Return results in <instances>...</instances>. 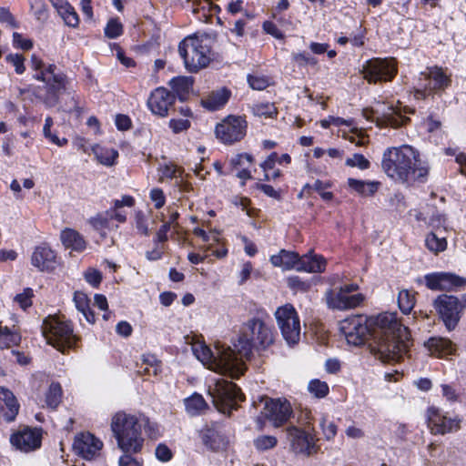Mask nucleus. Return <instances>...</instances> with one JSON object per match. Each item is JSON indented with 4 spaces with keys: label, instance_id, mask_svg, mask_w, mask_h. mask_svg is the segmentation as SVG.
Listing matches in <instances>:
<instances>
[{
    "label": "nucleus",
    "instance_id": "45",
    "mask_svg": "<svg viewBox=\"0 0 466 466\" xmlns=\"http://www.w3.org/2000/svg\"><path fill=\"white\" fill-rule=\"evenodd\" d=\"M33 297V289L30 288H26L23 290L22 293L16 294L15 296L14 302H15L23 310H26L28 308L32 306Z\"/></svg>",
    "mask_w": 466,
    "mask_h": 466
},
{
    "label": "nucleus",
    "instance_id": "32",
    "mask_svg": "<svg viewBox=\"0 0 466 466\" xmlns=\"http://www.w3.org/2000/svg\"><path fill=\"white\" fill-rule=\"evenodd\" d=\"M347 184L350 190L362 197L374 195L380 185L378 181H365L352 177L348 178Z\"/></svg>",
    "mask_w": 466,
    "mask_h": 466
},
{
    "label": "nucleus",
    "instance_id": "55",
    "mask_svg": "<svg viewBox=\"0 0 466 466\" xmlns=\"http://www.w3.org/2000/svg\"><path fill=\"white\" fill-rule=\"evenodd\" d=\"M136 228L138 233L144 236L149 235V229L147 227V219L142 211H138L135 218Z\"/></svg>",
    "mask_w": 466,
    "mask_h": 466
},
{
    "label": "nucleus",
    "instance_id": "60",
    "mask_svg": "<svg viewBox=\"0 0 466 466\" xmlns=\"http://www.w3.org/2000/svg\"><path fill=\"white\" fill-rule=\"evenodd\" d=\"M150 199L154 202L155 208L157 209L161 208L166 202V198L163 190L157 187L151 189Z\"/></svg>",
    "mask_w": 466,
    "mask_h": 466
},
{
    "label": "nucleus",
    "instance_id": "40",
    "mask_svg": "<svg viewBox=\"0 0 466 466\" xmlns=\"http://www.w3.org/2000/svg\"><path fill=\"white\" fill-rule=\"evenodd\" d=\"M425 244L431 251L435 253L443 251L447 247L446 238L444 237H439L436 233L427 235Z\"/></svg>",
    "mask_w": 466,
    "mask_h": 466
},
{
    "label": "nucleus",
    "instance_id": "3",
    "mask_svg": "<svg viewBox=\"0 0 466 466\" xmlns=\"http://www.w3.org/2000/svg\"><path fill=\"white\" fill-rule=\"evenodd\" d=\"M31 68L35 72L33 77L45 83V93L37 95V97L46 106H55L59 96L67 89L69 81L66 76L56 65L46 64L35 55L31 56Z\"/></svg>",
    "mask_w": 466,
    "mask_h": 466
},
{
    "label": "nucleus",
    "instance_id": "64",
    "mask_svg": "<svg viewBox=\"0 0 466 466\" xmlns=\"http://www.w3.org/2000/svg\"><path fill=\"white\" fill-rule=\"evenodd\" d=\"M135 453L136 452H124V455L119 458V466H142L137 459L132 457L131 454Z\"/></svg>",
    "mask_w": 466,
    "mask_h": 466
},
{
    "label": "nucleus",
    "instance_id": "6",
    "mask_svg": "<svg viewBox=\"0 0 466 466\" xmlns=\"http://www.w3.org/2000/svg\"><path fill=\"white\" fill-rule=\"evenodd\" d=\"M193 355L208 369L238 378L244 373L243 360L236 354L238 351H192Z\"/></svg>",
    "mask_w": 466,
    "mask_h": 466
},
{
    "label": "nucleus",
    "instance_id": "61",
    "mask_svg": "<svg viewBox=\"0 0 466 466\" xmlns=\"http://www.w3.org/2000/svg\"><path fill=\"white\" fill-rule=\"evenodd\" d=\"M254 160L253 157L248 153L238 154L230 160V165L233 168L238 169L244 165V161L252 163Z\"/></svg>",
    "mask_w": 466,
    "mask_h": 466
},
{
    "label": "nucleus",
    "instance_id": "63",
    "mask_svg": "<svg viewBox=\"0 0 466 466\" xmlns=\"http://www.w3.org/2000/svg\"><path fill=\"white\" fill-rule=\"evenodd\" d=\"M322 431L327 440H331L337 434V426L332 421L323 420L321 422Z\"/></svg>",
    "mask_w": 466,
    "mask_h": 466
},
{
    "label": "nucleus",
    "instance_id": "48",
    "mask_svg": "<svg viewBox=\"0 0 466 466\" xmlns=\"http://www.w3.org/2000/svg\"><path fill=\"white\" fill-rule=\"evenodd\" d=\"M375 359L382 363H394L402 359L401 351H372Z\"/></svg>",
    "mask_w": 466,
    "mask_h": 466
},
{
    "label": "nucleus",
    "instance_id": "11",
    "mask_svg": "<svg viewBox=\"0 0 466 466\" xmlns=\"http://www.w3.org/2000/svg\"><path fill=\"white\" fill-rule=\"evenodd\" d=\"M208 391L213 404L223 413L230 414L231 410L238 409V402L245 400L240 389L226 379L217 380L214 387H210Z\"/></svg>",
    "mask_w": 466,
    "mask_h": 466
},
{
    "label": "nucleus",
    "instance_id": "1",
    "mask_svg": "<svg viewBox=\"0 0 466 466\" xmlns=\"http://www.w3.org/2000/svg\"><path fill=\"white\" fill-rule=\"evenodd\" d=\"M340 332L352 347H360L370 339L375 345L369 344L370 350H409L413 346L409 329L402 326L395 312H384L365 319L361 315L347 318L340 322Z\"/></svg>",
    "mask_w": 466,
    "mask_h": 466
},
{
    "label": "nucleus",
    "instance_id": "23",
    "mask_svg": "<svg viewBox=\"0 0 466 466\" xmlns=\"http://www.w3.org/2000/svg\"><path fill=\"white\" fill-rule=\"evenodd\" d=\"M377 125L380 127H398L406 123L409 119L403 116L400 108L393 106H381L380 109H377Z\"/></svg>",
    "mask_w": 466,
    "mask_h": 466
},
{
    "label": "nucleus",
    "instance_id": "21",
    "mask_svg": "<svg viewBox=\"0 0 466 466\" xmlns=\"http://www.w3.org/2000/svg\"><path fill=\"white\" fill-rule=\"evenodd\" d=\"M175 96L165 87H157L152 91L147 99L150 111L161 117L167 116L168 109L175 103Z\"/></svg>",
    "mask_w": 466,
    "mask_h": 466
},
{
    "label": "nucleus",
    "instance_id": "16",
    "mask_svg": "<svg viewBox=\"0 0 466 466\" xmlns=\"http://www.w3.org/2000/svg\"><path fill=\"white\" fill-rule=\"evenodd\" d=\"M261 401L265 402L262 413L274 427L278 428L286 423L292 414L290 403L286 400L261 398Z\"/></svg>",
    "mask_w": 466,
    "mask_h": 466
},
{
    "label": "nucleus",
    "instance_id": "38",
    "mask_svg": "<svg viewBox=\"0 0 466 466\" xmlns=\"http://www.w3.org/2000/svg\"><path fill=\"white\" fill-rule=\"evenodd\" d=\"M169 86L177 93L180 99H183L192 88V81L188 77L178 76L170 80Z\"/></svg>",
    "mask_w": 466,
    "mask_h": 466
},
{
    "label": "nucleus",
    "instance_id": "50",
    "mask_svg": "<svg viewBox=\"0 0 466 466\" xmlns=\"http://www.w3.org/2000/svg\"><path fill=\"white\" fill-rule=\"evenodd\" d=\"M59 15L67 25L72 26V27H76L78 25V24H79L78 15L71 5H68L65 8V12H62Z\"/></svg>",
    "mask_w": 466,
    "mask_h": 466
},
{
    "label": "nucleus",
    "instance_id": "35",
    "mask_svg": "<svg viewBox=\"0 0 466 466\" xmlns=\"http://www.w3.org/2000/svg\"><path fill=\"white\" fill-rule=\"evenodd\" d=\"M186 410L190 416L199 414L208 405L204 398L198 393L193 394L185 400Z\"/></svg>",
    "mask_w": 466,
    "mask_h": 466
},
{
    "label": "nucleus",
    "instance_id": "29",
    "mask_svg": "<svg viewBox=\"0 0 466 466\" xmlns=\"http://www.w3.org/2000/svg\"><path fill=\"white\" fill-rule=\"evenodd\" d=\"M230 95V91L227 88L212 91L201 99V105L210 111L219 110L228 103Z\"/></svg>",
    "mask_w": 466,
    "mask_h": 466
},
{
    "label": "nucleus",
    "instance_id": "43",
    "mask_svg": "<svg viewBox=\"0 0 466 466\" xmlns=\"http://www.w3.org/2000/svg\"><path fill=\"white\" fill-rule=\"evenodd\" d=\"M253 113L258 116L275 117L278 114L277 108L272 103H259L252 107Z\"/></svg>",
    "mask_w": 466,
    "mask_h": 466
},
{
    "label": "nucleus",
    "instance_id": "30",
    "mask_svg": "<svg viewBox=\"0 0 466 466\" xmlns=\"http://www.w3.org/2000/svg\"><path fill=\"white\" fill-rule=\"evenodd\" d=\"M326 268V259L320 256L309 252L300 258L298 271L321 273Z\"/></svg>",
    "mask_w": 466,
    "mask_h": 466
},
{
    "label": "nucleus",
    "instance_id": "18",
    "mask_svg": "<svg viewBox=\"0 0 466 466\" xmlns=\"http://www.w3.org/2000/svg\"><path fill=\"white\" fill-rule=\"evenodd\" d=\"M426 285L432 290H452L466 286V279L449 272H436L425 276Z\"/></svg>",
    "mask_w": 466,
    "mask_h": 466
},
{
    "label": "nucleus",
    "instance_id": "31",
    "mask_svg": "<svg viewBox=\"0 0 466 466\" xmlns=\"http://www.w3.org/2000/svg\"><path fill=\"white\" fill-rule=\"evenodd\" d=\"M21 341V333L18 327L14 325L12 328L3 326L0 322V349H10L19 346Z\"/></svg>",
    "mask_w": 466,
    "mask_h": 466
},
{
    "label": "nucleus",
    "instance_id": "25",
    "mask_svg": "<svg viewBox=\"0 0 466 466\" xmlns=\"http://www.w3.org/2000/svg\"><path fill=\"white\" fill-rule=\"evenodd\" d=\"M201 439L204 445L212 451H218L227 444V439L218 423H213L210 427L204 429L201 432Z\"/></svg>",
    "mask_w": 466,
    "mask_h": 466
},
{
    "label": "nucleus",
    "instance_id": "41",
    "mask_svg": "<svg viewBox=\"0 0 466 466\" xmlns=\"http://www.w3.org/2000/svg\"><path fill=\"white\" fill-rule=\"evenodd\" d=\"M253 444L258 451H265L276 447L278 440L275 436L260 435L253 441Z\"/></svg>",
    "mask_w": 466,
    "mask_h": 466
},
{
    "label": "nucleus",
    "instance_id": "14",
    "mask_svg": "<svg viewBox=\"0 0 466 466\" xmlns=\"http://www.w3.org/2000/svg\"><path fill=\"white\" fill-rule=\"evenodd\" d=\"M247 127L243 116H228L216 126L215 133L222 143L231 145L246 136Z\"/></svg>",
    "mask_w": 466,
    "mask_h": 466
},
{
    "label": "nucleus",
    "instance_id": "15",
    "mask_svg": "<svg viewBox=\"0 0 466 466\" xmlns=\"http://www.w3.org/2000/svg\"><path fill=\"white\" fill-rule=\"evenodd\" d=\"M433 307L449 330L457 326L461 316V302L455 296L442 294L433 301Z\"/></svg>",
    "mask_w": 466,
    "mask_h": 466
},
{
    "label": "nucleus",
    "instance_id": "49",
    "mask_svg": "<svg viewBox=\"0 0 466 466\" xmlns=\"http://www.w3.org/2000/svg\"><path fill=\"white\" fill-rule=\"evenodd\" d=\"M5 61L15 67V71L18 75H22L25 71V57L20 54H9L5 56Z\"/></svg>",
    "mask_w": 466,
    "mask_h": 466
},
{
    "label": "nucleus",
    "instance_id": "27",
    "mask_svg": "<svg viewBox=\"0 0 466 466\" xmlns=\"http://www.w3.org/2000/svg\"><path fill=\"white\" fill-rule=\"evenodd\" d=\"M55 259V252L48 246L42 245L35 248L32 254L31 262L33 266L36 267L40 270H48L53 268Z\"/></svg>",
    "mask_w": 466,
    "mask_h": 466
},
{
    "label": "nucleus",
    "instance_id": "22",
    "mask_svg": "<svg viewBox=\"0 0 466 466\" xmlns=\"http://www.w3.org/2000/svg\"><path fill=\"white\" fill-rule=\"evenodd\" d=\"M73 448L83 458L91 459L102 448V442L93 434L85 432L76 437Z\"/></svg>",
    "mask_w": 466,
    "mask_h": 466
},
{
    "label": "nucleus",
    "instance_id": "51",
    "mask_svg": "<svg viewBox=\"0 0 466 466\" xmlns=\"http://www.w3.org/2000/svg\"><path fill=\"white\" fill-rule=\"evenodd\" d=\"M428 350H451V341L443 338H431L425 342Z\"/></svg>",
    "mask_w": 466,
    "mask_h": 466
},
{
    "label": "nucleus",
    "instance_id": "20",
    "mask_svg": "<svg viewBox=\"0 0 466 466\" xmlns=\"http://www.w3.org/2000/svg\"><path fill=\"white\" fill-rule=\"evenodd\" d=\"M42 434L38 429L25 427L15 432L11 438V443L21 451L28 452L41 446Z\"/></svg>",
    "mask_w": 466,
    "mask_h": 466
},
{
    "label": "nucleus",
    "instance_id": "17",
    "mask_svg": "<svg viewBox=\"0 0 466 466\" xmlns=\"http://www.w3.org/2000/svg\"><path fill=\"white\" fill-rule=\"evenodd\" d=\"M427 421L428 427L433 434L444 435L449 432L456 431L461 428V420L458 417H447L435 407L428 409Z\"/></svg>",
    "mask_w": 466,
    "mask_h": 466
},
{
    "label": "nucleus",
    "instance_id": "26",
    "mask_svg": "<svg viewBox=\"0 0 466 466\" xmlns=\"http://www.w3.org/2000/svg\"><path fill=\"white\" fill-rule=\"evenodd\" d=\"M300 256L299 253L281 249L278 254L270 257V262L274 267L281 268L283 270H291L299 268Z\"/></svg>",
    "mask_w": 466,
    "mask_h": 466
},
{
    "label": "nucleus",
    "instance_id": "39",
    "mask_svg": "<svg viewBox=\"0 0 466 466\" xmlns=\"http://www.w3.org/2000/svg\"><path fill=\"white\" fill-rule=\"evenodd\" d=\"M398 304L403 314H409L415 305L414 293L408 289L400 290L398 296Z\"/></svg>",
    "mask_w": 466,
    "mask_h": 466
},
{
    "label": "nucleus",
    "instance_id": "62",
    "mask_svg": "<svg viewBox=\"0 0 466 466\" xmlns=\"http://www.w3.org/2000/svg\"><path fill=\"white\" fill-rule=\"evenodd\" d=\"M263 29L267 34L272 35L277 39H282L284 37L282 31L277 26V25H275L271 21L264 22Z\"/></svg>",
    "mask_w": 466,
    "mask_h": 466
},
{
    "label": "nucleus",
    "instance_id": "19",
    "mask_svg": "<svg viewBox=\"0 0 466 466\" xmlns=\"http://www.w3.org/2000/svg\"><path fill=\"white\" fill-rule=\"evenodd\" d=\"M287 438L290 442L291 448L297 453L310 455L317 451L313 437L296 426L287 428Z\"/></svg>",
    "mask_w": 466,
    "mask_h": 466
},
{
    "label": "nucleus",
    "instance_id": "36",
    "mask_svg": "<svg viewBox=\"0 0 466 466\" xmlns=\"http://www.w3.org/2000/svg\"><path fill=\"white\" fill-rule=\"evenodd\" d=\"M96 159L105 166L111 167L116 163L118 157V152L111 148H104L101 147H95L93 148Z\"/></svg>",
    "mask_w": 466,
    "mask_h": 466
},
{
    "label": "nucleus",
    "instance_id": "47",
    "mask_svg": "<svg viewBox=\"0 0 466 466\" xmlns=\"http://www.w3.org/2000/svg\"><path fill=\"white\" fill-rule=\"evenodd\" d=\"M345 165L350 167H358L360 170H366L370 167V162L362 154H353L352 157H348Z\"/></svg>",
    "mask_w": 466,
    "mask_h": 466
},
{
    "label": "nucleus",
    "instance_id": "5",
    "mask_svg": "<svg viewBox=\"0 0 466 466\" xmlns=\"http://www.w3.org/2000/svg\"><path fill=\"white\" fill-rule=\"evenodd\" d=\"M275 338L271 326L259 318H252L242 325L233 345L236 350H266L274 346Z\"/></svg>",
    "mask_w": 466,
    "mask_h": 466
},
{
    "label": "nucleus",
    "instance_id": "12",
    "mask_svg": "<svg viewBox=\"0 0 466 466\" xmlns=\"http://www.w3.org/2000/svg\"><path fill=\"white\" fill-rule=\"evenodd\" d=\"M274 317L288 346L295 347L300 340L301 328L299 314L293 305L287 303L279 307Z\"/></svg>",
    "mask_w": 466,
    "mask_h": 466
},
{
    "label": "nucleus",
    "instance_id": "57",
    "mask_svg": "<svg viewBox=\"0 0 466 466\" xmlns=\"http://www.w3.org/2000/svg\"><path fill=\"white\" fill-rule=\"evenodd\" d=\"M13 44L15 47L21 48L23 50H29L33 47V43L30 39H25L23 35L17 32L13 34Z\"/></svg>",
    "mask_w": 466,
    "mask_h": 466
},
{
    "label": "nucleus",
    "instance_id": "53",
    "mask_svg": "<svg viewBox=\"0 0 466 466\" xmlns=\"http://www.w3.org/2000/svg\"><path fill=\"white\" fill-rule=\"evenodd\" d=\"M292 60L297 63L299 66L311 65L315 66L318 61L315 57L309 56V54L305 52H299V53H293L292 54Z\"/></svg>",
    "mask_w": 466,
    "mask_h": 466
},
{
    "label": "nucleus",
    "instance_id": "24",
    "mask_svg": "<svg viewBox=\"0 0 466 466\" xmlns=\"http://www.w3.org/2000/svg\"><path fill=\"white\" fill-rule=\"evenodd\" d=\"M20 405L14 393L0 386V413L6 421H13L18 414Z\"/></svg>",
    "mask_w": 466,
    "mask_h": 466
},
{
    "label": "nucleus",
    "instance_id": "42",
    "mask_svg": "<svg viewBox=\"0 0 466 466\" xmlns=\"http://www.w3.org/2000/svg\"><path fill=\"white\" fill-rule=\"evenodd\" d=\"M122 34L123 25L119 18H111L105 27V35L110 39H115Z\"/></svg>",
    "mask_w": 466,
    "mask_h": 466
},
{
    "label": "nucleus",
    "instance_id": "9",
    "mask_svg": "<svg viewBox=\"0 0 466 466\" xmlns=\"http://www.w3.org/2000/svg\"><path fill=\"white\" fill-rule=\"evenodd\" d=\"M451 84V75L439 66L427 68L418 79L414 89V96L417 99H424L428 96L441 94Z\"/></svg>",
    "mask_w": 466,
    "mask_h": 466
},
{
    "label": "nucleus",
    "instance_id": "13",
    "mask_svg": "<svg viewBox=\"0 0 466 466\" xmlns=\"http://www.w3.org/2000/svg\"><path fill=\"white\" fill-rule=\"evenodd\" d=\"M361 72L369 83L390 81L397 74V66L393 58H373L365 62Z\"/></svg>",
    "mask_w": 466,
    "mask_h": 466
},
{
    "label": "nucleus",
    "instance_id": "58",
    "mask_svg": "<svg viewBox=\"0 0 466 466\" xmlns=\"http://www.w3.org/2000/svg\"><path fill=\"white\" fill-rule=\"evenodd\" d=\"M186 342L190 344L194 350H210L208 346L206 345L201 336L192 335L185 337Z\"/></svg>",
    "mask_w": 466,
    "mask_h": 466
},
{
    "label": "nucleus",
    "instance_id": "52",
    "mask_svg": "<svg viewBox=\"0 0 466 466\" xmlns=\"http://www.w3.org/2000/svg\"><path fill=\"white\" fill-rule=\"evenodd\" d=\"M288 286L295 290L306 292L309 289L310 284L307 281H303L299 277L293 276L288 279Z\"/></svg>",
    "mask_w": 466,
    "mask_h": 466
},
{
    "label": "nucleus",
    "instance_id": "59",
    "mask_svg": "<svg viewBox=\"0 0 466 466\" xmlns=\"http://www.w3.org/2000/svg\"><path fill=\"white\" fill-rule=\"evenodd\" d=\"M248 82L256 90H263L268 86V80L264 76H248Z\"/></svg>",
    "mask_w": 466,
    "mask_h": 466
},
{
    "label": "nucleus",
    "instance_id": "37",
    "mask_svg": "<svg viewBox=\"0 0 466 466\" xmlns=\"http://www.w3.org/2000/svg\"><path fill=\"white\" fill-rule=\"evenodd\" d=\"M62 388L58 382H52L46 393V405L47 408L55 410L61 402Z\"/></svg>",
    "mask_w": 466,
    "mask_h": 466
},
{
    "label": "nucleus",
    "instance_id": "54",
    "mask_svg": "<svg viewBox=\"0 0 466 466\" xmlns=\"http://www.w3.org/2000/svg\"><path fill=\"white\" fill-rule=\"evenodd\" d=\"M190 121L188 119L172 118L169 121V127L175 134L181 133L190 127Z\"/></svg>",
    "mask_w": 466,
    "mask_h": 466
},
{
    "label": "nucleus",
    "instance_id": "4",
    "mask_svg": "<svg viewBox=\"0 0 466 466\" xmlns=\"http://www.w3.org/2000/svg\"><path fill=\"white\" fill-rule=\"evenodd\" d=\"M144 419L125 411L116 412L111 420V430L123 452H139L144 444Z\"/></svg>",
    "mask_w": 466,
    "mask_h": 466
},
{
    "label": "nucleus",
    "instance_id": "10",
    "mask_svg": "<svg viewBox=\"0 0 466 466\" xmlns=\"http://www.w3.org/2000/svg\"><path fill=\"white\" fill-rule=\"evenodd\" d=\"M178 52L190 72H197L210 62L209 47L195 36H187L182 40L178 46Z\"/></svg>",
    "mask_w": 466,
    "mask_h": 466
},
{
    "label": "nucleus",
    "instance_id": "56",
    "mask_svg": "<svg viewBox=\"0 0 466 466\" xmlns=\"http://www.w3.org/2000/svg\"><path fill=\"white\" fill-rule=\"evenodd\" d=\"M160 173V180L164 177L173 178L177 177V173H180V169L177 167V166L173 164H165L161 166L158 169Z\"/></svg>",
    "mask_w": 466,
    "mask_h": 466
},
{
    "label": "nucleus",
    "instance_id": "7",
    "mask_svg": "<svg viewBox=\"0 0 466 466\" xmlns=\"http://www.w3.org/2000/svg\"><path fill=\"white\" fill-rule=\"evenodd\" d=\"M42 334L46 342L57 350L80 347L79 338L74 333L71 323L65 317L48 316L42 325Z\"/></svg>",
    "mask_w": 466,
    "mask_h": 466
},
{
    "label": "nucleus",
    "instance_id": "46",
    "mask_svg": "<svg viewBox=\"0 0 466 466\" xmlns=\"http://www.w3.org/2000/svg\"><path fill=\"white\" fill-rule=\"evenodd\" d=\"M309 391L317 398H324L329 393V386L319 380H312L308 385Z\"/></svg>",
    "mask_w": 466,
    "mask_h": 466
},
{
    "label": "nucleus",
    "instance_id": "28",
    "mask_svg": "<svg viewBox=\"0 0 466 466\" xmlns=\"http://www.w3.org/2000/svg\"><path fill=\"white\" fill-rule=\"evenodd\" d=\"M60 240L63 246L76 252H83L86 248L85 238L76 230L66 228L60 233Z\"/></svg>",
    "mask_w": 466,
    "mask_h": 466
},
{
    "label": "nucleus",
    "instance_id": "2",
    "mask_svg": "<svg viewBox=\"0 0 466 466\" xmlns=\"http://www.w3.org/2000/svg\"><path fill=\"white\" fill-rule=\"evenodd\" d=\"M381 168L388 177L407 187L426 183L431 170L420 151L409 145L388 147L382 155Z\"/></svg>",
    "mask_w": 466,
    "mask_h": 466
},
{
    "label": "nucleus",
    "instance_id": "44",
    "mask_svg": "<svg viewBox=\"0 0 466 466\" xmlns=\"http://www.w3.org/2000/svg\"><path fill=\"white\" fill-rule=\"evenodd\" d=\"M329 187H330V184L328 182L316 180L311 186L307 184L304 187V189L311 188V189L315 190L316 192H318L323 200L330 201L333 198V194H332V192L326 191V189Z\"/></svg>",
    "mask_w": 466,
    "mask_h": 466
},
{
    "label": "nucleus",
    "instance_id": "34",
    "mask_svg": "<svg viewBox=\"0 0 466 466\" xmlns=\"http://www.w3.org/2000/svg\"><path fill=\"white\" fill-rule=\"evenodd\" d=\"M74 301L76 309L82 312L87 322H95V316L89 308L87 296L83 292H75Z\"/></svg>",
    "mask_w": 466,
    "mask_h": 466
},
{
    "label": "nucleus",
    "instance_id": "33",
    "mask_svg": "<svg viewBox=\"0 0 466 466\" xmlns=\"http://www.w3.org/2000/svg\"><path fill=\"white\" fill-rule=\"evenodd\" d=\"M88 223L95 230L99 231L103 237L106 236L104 232L106 229L111 230L117 228V225H113L110 214L107 210L90 218Z\"/></svg>",
    "mask_w": 466,
    "mask_h": 466
},
{
    "label": "nucleus",
    "instance_id": "8",
    "mask_svg": "<svg viewBox=\"0 0 466 466\" xmlns=\"http://www.w3.org/2000/svg\"><path fill=\"white\" fill-rule=\"evenodd\" d=\"M359 289L357 284H344L329 289L325 292L327 307L333 310H350L361 306L366 297L362 293H354Z\"/></svg>",
    "mask_w": 466,
    "mask_h": 466
}]
</instances>
